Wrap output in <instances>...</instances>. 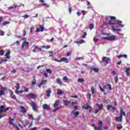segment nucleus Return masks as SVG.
Segmentation results:
<instances>
[{"label": "nucleus", "instance_id": "obj_20", "mask_svg": "<svg viewBox=\"0 0 130 130\" xmlns=\"http://www.w3.org/2000/svg\"><path fill=\"white\" fill-rule=\"evenodd\" d=\"M20 111H21V113H25L26 109H25V108L24 107L21 106L20 107Z\"/></svg>", "mask_w": 130, "mask_h": 130}, {"label": "nucleus", "instance_id": "obj_4", "mask_svg": "<svg viewBox=\"0 0 130 130\" xmlns=\"http://www.w3.org/2000/svg\"><path fill=\"white\" fill-rule=\"evenodd\" d=\"M61 106L59 105V101H56L55 104H54V109L53 110V112H55L57 111L58 109L61 108Z\"/></svg>", "mask_w": 130, "mask_h": 130}, {"label": "nucleus", "instance_id": "obj_55", "mask_svg": "<svg viewBox=\"0 0 130 130\" xmlns=\"http://www.w3.org/2000/svg\"><path fill=\"white\" fill-rule=\"evenodd\" d=\"M24 46H25V44H24V42L22 44V45L20 47V49L23 50L24 48Z\"/></svg>", "mask_w": 130, "mask_h": 130}, {"label": "nucleus", "instance_id": "obj_22", "mask_svg": "<svg viewBox=\"0 0 130 130\" xmlns=\"http://www.w3.org/2000/svg\"><path fill=\"white\" fill-rule=\"evenodd\" d=\"M46 82H47V80H42L41 83L40 84V85H39V87L40 88V87H41L42 85H44V84H45Z\"/></svg>", "mask_w": 130, "mask_h": 130}, {"label": "nucleus", "instance_id": "obj_11", "mask_svg": "<svg viewBox=\"0 0 130 130\" xmlns=\"http://www.w3.org/2000/svg\"><path fill=\"white\" fill-rule=\"evenodd\" d=\"M108 25H114V23L112 22V21H109V23H104L102 25H101V28H104V26H108Z\"/></svg>", "mask_w": 130, "mask_h": 130}, {"label": "nucleus", "instance_id": "obj_12", "mask_svg": "<svg viewBox=\"0 0 130 130\" xmlns=\"http://www.w3.org/2000/svg\"><path fill=\"white\" fill-rule=\"evenodd\" d=\"M44 31V27L43 25H40V27H38L36 32H43Z\"/></svg>", "mask_w": 130, "mask_h": 130}, {"label": "nucleus", "instance_id": "obj_40", "mask_svg": "<svg viewBox=\"0 0 130 130\" xmlns=\"http://www.w3.org/2000/svg\"><path fill=\"white\" fill-rule=\"evenodd\" d=\"M5 54V51L2 50H0V55H4Z\"/></svg>", "mask_w": 130, "mask_h": 130}, {"label": "nucleus", "instance_id": "obj_62", "mask_svg": "<svg viewBox=\"0 0 130 130\" xmlns=\"http://www.w3.org/2000/svg\"><path fill=\"white\" fill-rule=\"evenodd\" d=\"M16 70H15V69H13L12 71H11V73H12V74H15V73H16Z\"/></svg>", "mask_w": 130, "mask_h": 130}, {"label": "nucleus", "instance_id": "obj_17", "mask_svg": "<svg viewBox=\"0 0 130 130\" xmlns=\"http://www.w3.org/2000/svg\"><path fill=\"white\" fill-rule=\"evenodd\" d=\"M10 97L12 99H15V100L17 99V98L16 97V95H15V94H14V92H13V91H11Z\"/></svg>", "mask_w": 130, "mask_h": 130}, {"label": "nucleus", "instance_id": "obj_14", "mask_svg": "<svg viewBox=\"0 0 130 130\" xmlns=\"http://www.w3.org/2000/svg\"><path fill=\"white\" fill-rule=\"evenodd\" d=\"M42 107L43 109H45L46 110H49L50 109V107L47 104H44Z\"/></svg>", "mask_w": 130, "mask_h": 130}, {"label": "nucleus", "instance_id": "obj_54", "mask_svg": "<svg viewBox=\"0 0 130 130\" xmlns=\"http://www.w3.org/2000/svg\"><path fill=\"white\" fill-rule=\"evenodd\" d=\"M24 89H25V90H23V92H29V88H26V87H24Z\"/></svg>", "mask_w": 130, "mask_h": 130}, {"label": "nucleus", "instance_id": "obj_47", "mask_svg": "<svg viewBox=\"0 0 130 130\" xmlns=\"http://www.w3.org/2000/svg\"><path fill=\"white\" fill-rule=\"evenodd\" d=\"M28 118H32V119H34V117H33V116L31 114H28Z\"/></svg>", "mask_w": 130, "mask_h": 130}, {"label": "nucleus", "instance_id": "obj_50", "mask_svg": "<svg viewBox=\"0 0 130 130\" xmlns=\"http://www.w3.org/2000/svg\"><path fill=\"white\" fill-rule=\"evenodd\" d=\"M22 17L24 18V19H28V18H29V15L25 14Z\"/></svg>", "mask_w": 130, "mask_h": 130}, {"label": "nucleus", "instance_id": "obj_2", "mask_svg": "<svg viewBox=\"0 0 130 130\" xmlns=\"http://www.w3.org/2000/svg\"><path fill=\"white\" fill-rule=\"evenodd\" d=\"M113 30L114 32H115V31H120V29L118 28V27H124V25L122 24V21L120 20H117L115 23H113Z\"/></svg>", "mask_w": 130, "mask_h": 130}, {"label": "nucleus", "instance_id": "obj_7", "mask_svg": "<svg viewBox=\"0 0 130 130\" xmlns=\"http://www.w3.org/2000/svg\"><path fill=\"white\" fill-rule=\"evenodd\" d=\"M111 60L110 59V58H108L107 57H104L103 58V60L101 61V63H104L105 62V66H106V64H108L109 63V61Z\"/></svg>", "mask_w": 130, "mask_h": 130}, {"label": "nucleus", "instance_id": "obj_5", "mask_svg": "<svg viewBox=\"0 0 130 130\" xmlns=\"http://www.w3.org/2000/svg\"><path fill=\"white\" fill-rule=\"evenodd\" d=\"M99 127L96 126V124H93L92 126H93L95 130H101L102 129V125H103V122L102 120L99 121Z\"/></svg>", "mask_w": 130, "mask_h": 130}, {"label": "nucleus", "instance_id": "obj_64", "mask_svg": "<svg viewBox=\"0 0 130 130\" xmlns=\"http://www.w3.org/2000/svg\"><path fill=\"white\" fill-rule=\"evenodd\" d=\"M43 130H51V129H50V128H44Z\"/></svg>", "mask_w": 130, "mask_h": 130}, {"label": "nucleus", "instance_id": "obj_53", "mask_svg": "<svg viewBox=\"0 0 130 130\" xmlns=\"http://www.w3.org/2000/svg\"><path fill=\"white\" fill-rule=\"evenodd\" d=\"M16 85V89L17 90H19V89H20V84L17 83Z\"/></svg>", "mask_w": 130, "mask_h": 130}, {"label": "nucleus", "instance_id": "obj_45", "mask_svg": "<svg viewBox=\"0 0 130 130\" xmlns=\"http://www.w3.org/2000/svg\"><path fill=\"white\" fill-rule=\"evenodd\" d=\"M32 85H36V80H35V78H34V80L32 82Z\"/></svg>", "mask_w": 130, "mask_h": 130}, {"label": "nucleus", "instance_id": "obj_46", "mask_svg": "<svg viewBox=\"0 0 130 130\" xmlns=\"http://www.w3.org/2000/svg\"><path fill=\"white\" fill-rule=\"evenodd\" d=\"M91 92L92 94L95 93V88L94 87L91 88Z\"/></svg>", "mask_w": 130, "mask_h": 130}, {"label": "nucleus", "instance_id": "obj_43", "mask_svg": "<svg viewBox=\"0 0 130 130\" xmlns=\"http://www.w3.org/2000/svg\"><path fill=\"white\" fill-rule=\"evenodd\" d=\"M75 117H77L79 115V112H75L74 113Z\"/></svg>", "mask_w": 130, "mask_h": 130}, {"label": "nucleus", "instance_id": "obj_32", "mask_svg": "<svg viewBox=\"0 0 130 130\" xmlns=\"http://www.w3.org/2000/svg\"><path fill=\"white\" fill-rule=\"evenodd\" d=\"M129 71H130V68H127L125 71V73L127 76L129 75Z\"/></svg>", "mask_w": 130, "mask_h": 130}, {"label": "nucleus", "instance_id": "obj_27", "mask_svg": "<svg viewBox=\"0 0 130 130\" xmlns=\"http://www.w3.org/2000/svg\"><path fill=\"white\" fill-rule=\"evenodd\" d=\"M86 3L88 6V8L89 9H91V8H92V5H91V3H90L89 1H86Z\"/></svg>", "mask_w": 130, "mask_h": 130}, {"label": "nucleus", "instance_id": "obj_57", "mask_svg": "<svg viewBox=\"0 0 130 130\" xmlns=\"http://www.w3.org/2000/svg\"><path fill=\"white\" fill-rule=\"evenodd\" d=\"M108 87H109V90H110V91H111L112 90V87L110 84H108Z\"/></svg>", "mask_w": 130, "mask_h": 130}, {"label": "nucleus", "instance_id": "obj_63", "mask_svg": "<svg viewBox=\"0 0 130 130\" xmlns=\"http://www.w3.org/2000/svg\"><path fill=\"white\" fill-rule=\"evenodd\" d=\"M124 56V55H120L118 56V58H120V57H123Z\"/></svg>", "mask_w": 130, "mask_h": 130}, {"label": "nucleus", "instance_id": "obj_49", "mask_svg": "<svg viewBox=\"0 0 130 130\" xmlns=\"http://www.w3.org/2000/svg\"><path fill=\"white\" fill-rule=\"evenodd\" d=\"M114 80H115V82L116 83V84L117 83V82H118V77H115L114 78Z\"/></svg>", "mask_w": 130, "mask_h": 130}, {"label": "nucleus", "instance_id": "obj_3", "mask_svg": "<svg viewBox=\"0 0 130 130\" xmlns=\"http://www.w3.org/2000/svg\"><path fill=\"white\" fill-rule=\"evenodd\" d=\"M9 109H12V108L8 107L5 109L4 105H2L0 107V118H2V117H3V116L1 115V114L3 113V112H4V113H6L7 111H8Z\"/></svg>", "mask_w": 130, "mask_h": 130}, {"label": "nucleus", "instance_id": "obj_61", "mask_svg": "<svg viewBox=\"0 0 130 130\" xmlns=\"http://www.w3.org/2000/svg\"><path fill=\"white\" fill-rule=\"evenodd\" d=\"M68 11L69 12V14H71V13H72V8H69L68 9Z\"/></svg>", "mask_w": 130, "mask_h": 130}, {"label": "nucleus", "instance_id": "obj_56", "mask_svg": "<svg viewBox=\"0 0 130 130\" xmlns=\"http://www.w3.org/2000/svg\"><path fill=\"white\" fill-rule=\"evenodd\" d=\"M81 59H83V57H77L76 58V60H81Z\"/></svg>", "mask_w": 130, "mask_h": 130}, {"label": "nucleus", "instance_id": "obj_37", "mask_svg": "<svg viewBox=\"0 0 130 130\" xmlns=\"http://www.w3.org/2000/svg\"><path fill=\"white\" fill-rule=\"evenodd\" d=\"M35 49H37V51H41V48H38L37 46H35Z\"/></svg>", "mask_w": 130, "mask_h": 130}, {"label": "nucleus", "instance_id": "obj_9", "mask_svg": "<svg viewBox=\"0 0 130 130\" xmlns=\"http://www.w3.org/2000/svg\"><path fill=\"white\" fill-rule=\"evenodd\" d=\"M107 110L109 111H111V112H113L114 110H115V107H113V106L108 105Z\"/></svg>", "mask_w": 130, "mask_h": 130}, {"label": "nucleus", "instance_id": "obj_58", "mask_svg": "<svg viewBox=\"0 0 130 130\" xmlns=\"http://www.w3.org/2000/svg\"><path fill=\"white\" fill-rule=\"evenodd\" d=\"M33 30H34V27H30V33H32V32H33Z\"/></svg>", "mask_w": 130, "mask_h": 130}, {"label": "nucleus", "instance_id": "obj_1", "mask_svg": "<svg viewBox=\"0 0 130 130\" xmlns=\"http://www.w3.org/2000/svg\"><path fill=\"white\" fill-rule=\"evenodd\" d=\"M103 39L104 40H108V41H115L117 40V36H110L109 34H103Z\"/></svg>", "mask_w": 130, "mask_h": 130}, {"label": "nucleus", "instance_id": "obj_8", "mask_svg": "<svg viewBox=\"0 0 130 130\" xmlns=\"http://www.w3.org/2000/svg\"><path fill=\"white\" fill-rule=\"evenodd\" d=\"M53 60H55V61H58V62H61V61H64L67 63L69 62V59L66 57H62L60 60H58L57 58L53 57Z\"/></svg>", "mask_w": 130, "mask_h": 130}, {"label": "nucleus", "instance_id": "obj_35", "mask_svg": "<svg viewBox=\"0 0 130 130\" xmlns=\"http://www.w3.org/2000/svg\"><path fill=\"white\" fill-rule=\"evenodd\" d=\"M46 72H47V73H48L49 74H52V71H51V70H50V69H47L46 70Z\"/></svg>", "mask_w": 130, "mask_h": 130}, {"label": "nucleus", "instance_id": "obj_36", "mask_svg": "<svg viewBox=\"0 0 130 130\" xmlns=\"http://www.w3.org/2000/svg\"><path fill=\"white\" fill-rule=\"evenodd\" d=\"M91 70L94 71V72H95V73H97V72H98V71H99V69H98V68H93L91 69Z\"/></svg>", "mask_w": 130, "mask_h": 130}, {"label": "nucleus", "instance_id": "obj_24", "mask_svg": "<svg viewBox=\"0 0 130 130\" xmlns=\"http://www.w3.org/2000/svg\"><path fill=\"white\" fill-rule=\"evenodd\" d=\"M77 44H82V43H85V40H81L76 42Z\"/></svg>", "mask_w": 130, "mask_h": 130}, {"label": "nucleus", "instance_id": "obj_34", "mask_svg": "<svg viewBox=\"0 0 130 130\" xmlns=\"http://www.w3.org/2000/svg\"><path fill=\"white\" fill-rule=\"evenodd\" d=\"M42 6H43V7H46V8H49V5L46 3H42Z\"/></svg>", "mask_w": 130, "mask_h": 130}, {"label": "nucleus", "instance_id": "obj_6", "mask_svg": "<svg viewBox=\"0 0 130 130\" xmlns=\"http://www.w3.org/2000/svg\"><path fill=\"white\" fill-rule=\"evenodd\" d=\"M25 97L27 98V99L28 100L36 99V98H37V94L35 93H30L28 94H26Z\"/></svg>", "mask_w": 130, "mask_h": 130}, {"label": "nucleus", "instance_id": "obj_13", "mask_svg": "<svg viewBox=\"0 0 130 130\" xmlns=\"http://www.w3.org/2000/svg\"><path fill=\"white\" fill-rule=\"evenodd\" d=\"M83 108H84V109L88 110L89 109V112H91V110H92V107L90 106V105L86 104L83 107Z\"/></svg>", "mask_w": 130, "mask_h": 130}, {"label": "nucleus", "instance_id": "obj_18", "mask_svg": "<svg viewBox=\"0 0 130 130\" xmlns=\"http://www.w3.org/2000/svg\"><path fill=\"white\" fill-rule=\"evenodd\" d=\"M116 120L118 122H121V121H122V116L121 115L120 117H116Z\"/></svg>", "mask_w": 130, "mask_h": 130}, {"label": "nucleus", "instance_id": "obj_28", "mask_svg": "<svg viewBox=\"0 0 130 130\" xmlns=\"http://www.w3.org/2000/svg\"><path fill=\"white\" fill-rule=\"evenodd\" d=\"M17 7H21V5H13V6L9 7V10H11V9H15V8H17Z\"/></svg>", "mask_w": 130, "mask_h": 130}, {"label": "nucleus", "instance_id": "obj_21", "mask_svg": "<svg viewBox=\"0 0 130 130\" xmlns=\"http://www.w3.org/2000/svg\"><path fill=\"white\" fill-rule=\"evenodd\" d=\"M56 82L59 84V85H62V82L61 81V80L60 78H57L56 79Z\"/></svg>", "mask_w": 130, "mask_h": 130}, {"label": "nucleus", "instance_id": "obj_39", "mask_svg": "<svg viewBox=\"0 0 130 130\" xmlns=\"http://www.w3.org/2000/svg\"><path fill=\"white\" fill-rule=\"evenodd\" d=\"M3 95H5V91L3 90H0V96H2Z\"/></svg>", "mask_w": 130, "mask_h": 130}, {"label": "nucleus", "instance_id": "obj_38", "mask_svg": "<svg viewBox=\"0 0 130 130\" xmlns=\"http://www.w3.org/2000/svg\"><path fill=\"white\" fill-rule=\"evenodd\" d=\"M10 21H6L4 23H3V26H7V25H9V24H10Z\"/></svg>", "mask_w": 130, "mask_h": 130}, {"label": "nucleus", "instance_id": "obj_51", "mask_svg": "<svg viewBox=\"0 0 130 130\" xmlns=\"http://www.w3.org/2000/svg\"><path fill=\"white\" fill-rule=\"evenodd\" d=\"M120 113L121 115L123 114V115H124V116H125V114H124V112H123L122 110H120Z\"/></svg>", "mask_w": 130, "mask_h": 130}, {"label": "nucleus", "instance_id": "obj_44", "mask_svg": "<svg viewBox=\"0 0 130 130\" xmlns=\"http://www.w3.org/2000/svg\"><path fill=\"white\" fill-rule=\"evenodd\" d=\"M64 103L65 105H69V104H70V101H65Z\"/></svg>", "mask_w": 130, "mask_h": 130}, {"label": "nucleus", "instance_id": "obj_10", "mask_svg": "<svg viewBox=\"0 0 130 130\" xmlns=\"http://www.w3.org/2000/svg\"><path fill=\"white\" fill-rule=\"evenodd\" d=\"M31 106L34 111H36V109H37V105H36V103L34 101H31Z\"/></svg>", "mask_w": 130, "mask_h": 130}, {"label": "nucleus", "instance_id": "obj_31", "mask_svg": "<svg viewBox=\"0 0 130 130\" xmlns=\"http://www.w3.org/2000/svg\"><path fill=\"white\" fill-rule=\"evenodd\" d=\"M78 83H83V82H84V79L78 78Z\"/></svg>", "mask_w": 130, "mask_h": 130}, {"label": "nucleus", "instance_id": "obj_29", "mask_svg": "<svg viewBox=\"0 0 130 130\" xmlns=\"http://www.w3.org/2000/svg\"><path fill=\"white\" fill-rule=\"evenodd\" d=\"M14 119H12V118H9V122L10 124H14Z\"/></svg>", "mask_w": 130, "mask_h": 130}, {"label": "nucleus", "instance_id": "obj_19", "mask_svg": "<svg viewBox=\"0 0 130 130\" xmlns=\"http://www.w3.org/2000/svg\"><path fill=\"white\" fill-rule=\"evenodd\" d=\"M46 94L48 97H50V94H51V89H49L48 90L46 91Z\"/></svg>", "mask_w": 130, "mask_h": 130}, {"label": "nucleus", "instance_id": "obj_42", "mask_svg": "<svg viewBox=\"0 0 130 130\" xmlns=\"http://www.w3.org/2000/svg\"><path fill=\"white\" fill-rule=\"evenodd\" d=\"M23 43H24V45H26L25 47H27V46H28V45H29V42H28L24 41L23 42Z\"/></svg>", "mask_w": 130, "mask_h": 130}, {"label": "nucleus", "instance_id": "obj_23", "mask_svg": "<svg viewBox=\"0 0 130 130\" xmlns=\"http://www.w3.org/2000/svg\"><path fill=\"white\" fill-rule=\"evenodd\" d=\"M10 54H11V52L10 51H8L6 54V58H11V56H10Z\"/></svg>", "mask_w": 130, "mask_h": 130}, {"label": "nucleus", "instance_id": "obj_26", "mask_svg": "<svg viewBox=\"0 0 130 130\" xmlns=\"http://www.w3.org/2000/svg\"><path fill=\"white\" fill-rule=\"evenodd\" d=\"M89 28L90 30H92V29H94V24H93V23L89 24Z\"/></svg>", "mask_w": 130, "mask_h": 130}, {"label": "nucleus", "instance_id": "obj_59", "mask_svg": "<svg viewBox=\"0 0 130 130\" xmlns=\"http://www.w3.org/2000/svg\"><path fill=\"white\" fill-rule=\"evenodd\" d=\"M86 36H87V34L85 33V34H84L82 36V38H86Z\"/></svg>", "mask_w": 130, "mask_h": 130}, {"label": "nucleus", "instance_id": "obj_15", "mask_svg": "<svg viewBox=\"0 0 130 130\" xmlns=\"http://www.w3.org/2000/svg\"><path fill=\"white\" fill-rule=\"evenodd\" d=\"M108 85H104L103 87L100 86V89L101 92H105V89H107Z\"/></svg>", "mask_w": 130, "mask_h": 130}, {"label": "nucleus", "instance_id": "obj_41", "mask_svg": "<svg viewBox=\"0 0 130 130\" xmlns=\"http://www.w3.org/2000/svg\"><path fill=\"white\" fill-rule=\"evenodd\" d=\"M93 41H94V42L96 43V42L99 41V39L96 38V37H94L93 38Z\"/></svg>", "mask_w": 130, "mask_h": 130}, {"label": "nucleus", "instance_id": "obj_52", "mask_svg": "<svg viewBox=\"0 0 130 130\" xmlns=\"http://www.w3.org/2000/svg\"><path fill=\"white\" fill-rule=\"evenodd\" d=\"M63 81H69V79L66 76L63 77Z\"/></svg>", "mask_w": 130, "mask_h": 130}, {"label": "nucleus", "instance_id": "obj_25", "mask_svg": "<svg viewBox=\"0 0 130 130\" xmlns=\"http://www.w3.org/2000/svg\"><path fill=\"white\" fill-rule=\"evenodd\" d=\"M109 18H110V19H111L112 21H112H115V20H116V17H115V16H109Z\"/></svg>", "mask_w": 130, "mask_h": 130}, {"label": "nucleus", "instance_id": "obj_30", "mask_svg": "<svg viewBox=\"0 0 130 130\" xmlns=\"http://www.w3.org/2000/svg\"><path fill=\"white\" fill-rule=\"evenodd\" d=\"M57 95H62V91H61V90H60V89H58V90L57 91Z\"/></svg>", "mask_w": 130, "mask_h": 130}, {"label": "nucleus", "instance_id": "obj_33", "mask_svg": "<svg viewBox=\"0 0 130 130\" xmlns=\"http://www.w3.org/2000/svg\"><path fill=\"white\" fill-rule=\"evenodd\" d=\"M15 93L17 94H22V93H24V90H21L19 91V90H16Z\"/></svg>", "mask_w": 130, "mask_h": 130}, {"label": "nucleus", "instance_id": "obj_48", "mask_svg": "<svg viewBox=\"0 0 130 130\" xmlns=\"http://www.w3.org/2000/svg\"><path fill=\"white\" fill-rule=\"evenodd\" d=\"M42 74L44 77H45V78H47L48 76H47V73H46V72H44L42 73Z\"/></svg>", "mask_w": 130, "mask_h": 130}, {"label": "nucleus", "instance_id": "obj_60", "mask_svg": "<svg viewBox=\"0 0 130 130\" xmlns=\"http://www.w3.org/2000/svg\"><path fill=\"white\" fill-rule=\"evenodd\" d=\"M2 90H4V91H7V90H8V87H4L2 88Z\"/></svg>", "mask_w": 130, "mask_h": 130}, {"label": "nucleus", "instance_id": "obj_16", "mask_svg": "<svg viewBox=\"0 0 130 130\" xmlns=\"http://www.w3.org/2000/svg\"><path fill=\"white\" fill-rule=\"evenodd\" d=\"M96 105L98 108L99 109H98V110L99 111V110H101L103 109V104H97Z\"/></svg>", "mask_w": 130, "mask_h": 130}]
</instances>
